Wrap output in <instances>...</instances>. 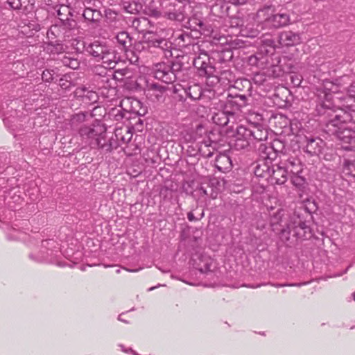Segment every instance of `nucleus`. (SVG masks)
<instances>
[{"instance_id": "50", "label": "nucleus", "mask_w": 355, "mask_h": 355, "mask_svg": "<svg viewBox=\"0 0 355 355\" xmlns=\"http://www.w3.org/2000/svg\"><path fill=\"white\" fill-rule=\"evenodd\" d=\"M261 42L263 45L268 47L275 48V42L270 35H263L261 37Z\"/></svg>"}, {"instance_id": "23", "label": "nucleus", "mask_w": 355, "mask_h": 355, "mask_svg": "<svg viewBox=\"0 0 355 355\" xmlns=\"http://www.w3.org/2000/svg\"><path fill=\"white\" fill-rule=\"evenodd\" d=\"M18 122L19 119L12 116H8L3 119L5 125L9 129L15 137L20 131L23 130L22 125L19 124Z\"/></svg>"}, {"instance_id": "10", "label": "nucleus", "mask_w": 355, "mask_h": 355, "mask_svg": "<svg viewBox=\"0 0 355 355\" xmlns=\"http://www.w3.org/2000/svg\"><path fill=\"white\" fill-rule=\"evenodd\" d=\"M167 87L158 83H152L148 86L146 95L148 99L153 103H163L166 96Z\"/></svg>"}, {"instance_id": "34", "label": "nucleus", "mask_w": 355, "mask_h": 355, "mask_svg": "<svg viewBox=\"0 0 355 355\" xmlns=\"http://www.w3.org/2000/svg\"><path fill=\"white\" fill-rule=\"evenodd\" d=\"M239 33L245 37L254 38L259 36V31L252 26H246L241 28Z\"/></svg>"}, {"instance_id": "28", "label": "nucleus", "mask_w": 355, "mask_h": 355, "mask_svg": "<svg viewBox=\"0 0 355 355\" xmlns=\"http://www.w3.org/2000/svg\"><path fill=\"white\" fill-rule=\"evenodd\" d=\"M55 244L53 245V247L49 246L45 255L38 256L35 259V261L40 263H53L55 259L56 254L58 252L57 250H55Z\"/></svg>"}, {"instance_id": "21", "label": "nucleus", "mask_w": 355, "mask_h": 355, "mask_svg": "<svg viewBox=\"0 0 355 355\" xmlns=\"http://www.w3.org/2000/svg\"><path fill=\"white\" fill-rule=\"evenodd\" d=\"M107 46L98 42H94L87 45L86 52L95 58L97 61H99L103 53L107 51Z\"/></svg>"}, {"instance_id": "16", "label": "nucleus", "mask_w": 355, "mask_h": 355, "mask_svg": "<svg viewBox=\"0 0 355 355\" xmlns=\"http://www.w3.org/2000/svg\"><path fill=\"white\" fill-rule=\"evenodd\" d=\"M288 214L283 209H279L270 218V225L274 232H279V227H286L285 221H288Z\"/></svg>"}, {"instance_id": "18", "label": "nucleus", "mask_w": 355, "mask_h": 355, "mask_svg": "<svg viewBox=\"0 0 355 355\" xmlns=\"http://www.w3.org/2000/svg\"><path fill=\"white\" fill-rule=\"evenodd\" d=\"M233 111L224 109L223 110H217L213 113L211 120L213 123L220 126L227 125L230 121V117H233Z\"/></svg>"}, {"instance_id": "62", "label": "nucleus", "mask_w": 355, "mask_h": 355, "mask_svg": "<svg viewBox=\"0 0 355 355\" xmlns=\"http://www.w3.org/2000/svg\"><path fill=\"white\" fill-rule=\"evenodd\" d=\"M72 56H71L70 55H64L62 57V58L61 59V62L62 63L66 66V67H68L69 66L70 64V62H71V60L72 59Z\"/></svg>"}, {"instance_id": "9", "label": "nucleus", "mask_w": 355, "mask_h": 355, "mask_svg": "<svg viewBox=\"0 0 355 355\" xmlns=\"http://www.w3.org/2000/svg\"><path fill=\"white\" fill-rule=\"evenodd\" d=\"M153 71L154 77L165 83H173L176 80V75L171 71V68L168 63H157L154 66Z\"/></svg>"}, {"instance_id": "27", "label": "nucleus", "mask_w": 355, "mask_h": 355, "mask_svg": "<svg viewBox=\"0 0 355 355\" xmlns=\"http://www.w3.org/2000/svg\"><path fill=\"white\" fill-rule=\"evenodd\" d=\"M83 17L86 21L97 23L101 19L102 14L97 9L86 7L83 11Z\"/></svg>"}, {"instance_id": "31", "label": "nucleus", "mask_w": 355, "mask_h": 355, "mask_svg": "<svg viewBox=\"0 0 355 355\" xmlns=\"http://www.w3.org/2000/svg\"><path fill=\"white\" fill-rule=\"evenodd\" d=\"M272 166H270L267 161L261 164H259L254 168V174L257 177L266 178L269 179V175L271 171Z\"/></svg>"}, {"instance_id": "19", "label": "nucleus", "mask_w": 355, "mask_h": 355, "mask_svg": "<svg viewBox=\"0 0 355 355\" xmlns=\"http://www.w3.org/2000/svg\"><path fill=\"white\" fill-rule=\"evenodd\" d=\"M251 135L252 139L253 146L257 141H262L267 139L268 132L266 128H264L259 124H250Z\"/></svg>"}, {"instance_id": "63", "label": "nucleus", "mask_w": 355, "mask_h": 355, "mask_svg": "<svg viewBox=\"0 0 355 355\" xmlns=\"http://www.w3.org/2000/svg\"><path fill=\"white\" fill-rule=\"evenodd\" d=\"M173 94L175 95L174 96V98H177L178 101H185V96H187V95L185 94H184L183 92H179L178 93H175L173 92Z\"/></svg>"}, {"instance_id": "3", "label": "nucleus", "mask_w": 355, "mask_h": 355, "mask_svg": "<svg viewBox=\"0 0 355 355\" xmlns=\"http://www.w3.org/2000/svg\"><path fill=\"white\" fill-rule=\"evenodd\" d=\"M324 130L329 135L336 136L340 141L341 148L346 150H355V130L351 125L336 123L330 117H323Z\"/></svg>"}, {"instance_id": "42", "label": "nucleus", "mask_w": 355, "mask_h": 355, "mask_svg": "<svg viewBox=\"0 0 355 355\" xmlns=\"http://www.w3.org/2000/svg\"><path fill=\"white\" fill-rule=\"evenodd\" d=\"M213 265L212 261H209L206 262L203 267L199 269L201 273L205 274L208 279H214V273L213 270L211 269V266Z\"/></svg>"}, {"instance_id": "2", "label": "nucleus", "mask_w": 355, "mask_h": 355, "mask_svg": "<svg viewBox=\"0 0 355 355\" xmlns=\"http://www.w3.org/2000/svg\"><path fill=\"white\" fill-rule=\"evenodd\" d=\"M107 128L100 122L83 125L78 130L82 144L92 148H98L103 153H110L119 146L118 133L106 138Z\"/></svg>"}, {"instance_id": "4", "label": "nucleus", "mask_w": 355, "mask_h": 355, "mask_svg": "<svg viewBox=\"0 0 355 355\" xmlns=\"http://www.w3.org/2000/svg\"><path fill=\"white\" fill-rule=\"evenodd\" d=\"M255 20L262 28H279L289 24L291 18L287 13H274L271 6H264L257 12Z\"/></svg>"}, {"instance_id": "49", "label": "nucleus", "mask_w": 355, "mask_h": 355, "mask_svg": "<svg viewBox=\"0 0 355 355\" xmlns=\"http://www.w3.org/2000/svg\"><path fill=\"white\" fill-rule=\"evenodd\" d=\"M169 67L171 68V71L177 76V73L182 71L183 64L178 60L168 62Z\"/></svg>"}, {"instance_id": "39", "label": "nucleus", "mask_w": 355, "mask_h": 355, "mask_svg": "<svg viewBox=\"0 0 355 355\" xmlns=\"http://www.w3.org/2000/svg\"><path fill=\"white\" fill-rule=\"evenodd\" d=\"M69 41H71V46L77 52L81 53L84 51H86L87 45L83 40L78 38L73 39L72 36Z\"/></svg>"}, {"instance_id": "13", "label": "nucleus", "mask_w": 355, "mask_h": 355, "mask_svg": "<svg viewBox=\"0 0 355 355\" xmlns=\"http://www.w3.org/2000/svg\"><path fill=\"white\" fill-rule=\"evenodd\" d=\"M209 58L207 55L203 57L198 56L193 62V66L198 70L199 75L201 76H211L214 72V68L209 64Z\"/></svg>"}, {"instance_id": "61", "label": "nucleus", "mask_w": 355, "mask_h": 355, "mask_svg": "<svg viewBox=\"0 0 355 355\" xmlns=\"http://www.w3.org/2000/svg\"><path fill=\"white\" fill-rule=\"evenodd\" d=\"M191 22H192L193 24L197 25L199 26V28L201 29V30H204V26H205V24L203 23V21H202L200 19H196V18H193V19H191L189 21V23L190 24Z\"/></svg>"}, {"instance_id": "60", "label": "nucleus", "mask_w": 355, "mask_h": 355, "mask_svg": "<svg viewBox=\"0 0 355 355\" xmlns=\"http://www.w3.org/2000/svg\"><path fill=\"white\" fill-rule=\"evenodd\" d=\"M79 66H80L79 60L77 58H75L73 57L72 59L71 60V62H70L69 67L71 69H76L79 67Z\"/></svg>"}, {"instance_id": "38", "label": "nucleus", "mask_w": 355, "mask_h": 355, "mask_svg": "<svg viewBox=\"0 0 355 355\" xmlns=\"http://www.w3.org/2000/svg\"><path fill=\"white\" fill-rule=\"evenodd\" d=\"M28 0H7V3L13 10H27Z\"/></svg>"}, {"instance_id": "37", "label": "nucleus", "mask_w": 355, "mask_h": 355, "mask_svg": "<svg viewBox=\"0 0 355 355\" xmlns=\"http://www.w3.org/2000/svg\"><path fill=\"white\" fill-rule=\"evenodd\" d=\"M259 151L261 153V157L266 160H270V163L273 157L271 156L272 154L275 155V153L272 151V148L270 146H266L264 144H261L259 148Z\"/></svg>"}, {"instance_id": "8", "label": "nucleus", "mask_w": 355, "mask_h": 355, "mask_svg": "<svg viewBox=\"0 0 355 355\" xmlns=\"http://www.w3.org/2000/svg\"><path fill=\"white\" fill-rule=\"evenodd\" d=\"M164 16L170 20L183 21L187 18L184 6L166 1L162 3Z\"/></svg>"}, {"instance_id": "41", "label": "nucleus", "mask_w": 355, "mask_h": 355, "mask_svg": "<svg viewBox=\"0 0 355 355\" xmlns=\"http://www.w3.org/2000/svg\"><path fill=\"white\" fill-rule=\"evenodd\" d=\"M279 234V239L284 243H286L290 240V236L293 232L292 229H288L286 227H279V232H275Z\"/></svg>"}, {"instance_id": "1", "label": "nucleus", "mask_w": 355, "mask_h": 355, "mask_svg": "<svg viewBox=\"0 0 355 355\" xmlns=\"http://www.w3.org/2000/svg\"><path fill=\"white\" fill-rule=\"evenodd\" d=\"M315 112L322 117H330L336 123L341 122L347 125L355 124V109L351 107L340 108L333 103V94L324 88H317L314 94Z\"/></svg>"}, {"instance_id": "64", "label": "nucleus", "mask_w": 355, "mask_h": 355, "mask_svg": "<svg viewBox=\"0 0 355 355\" xmlns=\"http://www.w3.org/2000/svg\"><path fill=\"white\" fill-rule=\"evenodd\" d=\"M85 119V115L83 114H78L73 116L72 121H81Z\"/></svg>"}, {"instance_id": "29", "label": "nucleus", "mask_w": 355, "mask_h": 355, "mask_svg": "<svg viewBox=\"0 0 355 355\" xmlns=\"http://www.w3.org/2000/svg\"><path fill=\"white\" fill-rule=\"evenodd\" d=\"M268 62V57L260 53H257L248 58V63L251 66H255L263 69Z\"/></svg>"}, {"instance_id": "43", "label": "nucleus", "mask_w": 355, "mask_h": 355, "mask_svg": "<svg viewBox=\"0 0 355 355\" xmlns=\"http://www.w3.org/2000/svg\"><path fill=\"white\" fill-rule=\"evenodd\" d=\"M105 17L107 22H114L118 20L119 13L112 9H107L105 11Z\"/></svg>"}, {"instance_id": "36", "label": "nucleus", "mask_w": 355, "mask_h": 355, "mask_svg": "<svg viewBox=\"0 0 355 355\" xmlns=\"http://www.w3.org/2000/svg\"><path fill=\"white\" fill-rule=\"evenodd\" d=\"M291 181L293 186L300 190H303L306 184V179L300 173L293 174Z\"/></svg>"}, {"instance_id": "12", "label": "nucleus", "mask_w": 355, "mask_h": 355, "mask_svg": "<svg viewBox=\"0 0 355 355\" xmlns=\"http://www.w3.org/2000/svg\"><path fill=\"white\" fill-rule=\"evenodd\" d=\"M128 21L131 27L139 33L145 34L152 31L150 28L153 26V24L147 17H131Z\"/></svg>"}, {"instance_id": "55", "label": "nucleus", "mask_w": 355, "mask_h": 355, "mask_svg": "<svg viewBox=\"0 0 355 355\" xmlns=\"http://www.w3.org/2000/svg\"><path fill=\"white\" fill-rule=\"evenodd\" d=\"M87 92V87L85 86L78 87L76 89L74 94L78 98H81L84 101V92Z\"/></svg>"}, {"instance_id": "59", "label": "nucleus", "mask_w": 355, "mask_h": 355, "mask_svg": "<svg viewBox=\"0 0 355 355\" xmlns=\"http://www.w3.org/2000/svg\"><path fill=\"white\" fill-rule=\"evenodd\" d=\"M172 190L169 189L168 187H163L160 191V195L163 196L164 198H166L168 196L171 197Z\"/></svg>"}, {"instance_id": "40", "label": "nucleus", "mask_w": 355, "mask_h": 355, "mask_svg": "<svg viewBox=\"0 0 355 355\" xmlns=\"http://www.w3.org/2000/svg\"><path fill=\"white\" fill-rule=\"evenodd\" d=\"M211 145L209 141H205L204 144H202L199 148V151L201 155L205 157H211L214 152V148H210Z\"/></svg>"}, {"instance_id": "56", "label": "nucleus", "mask_w": 355, "mask_h": 355, "mask_svg": "<svg viewBox=\"0 0 355 355\" xmlns=\"http://www.w3.org/2000/svg\"><path fill=\"white\" fill-rule=\"evenodd\" d=\"M204 217V211H202V213L200 214L199 217H196L192 211H189L187 214V218L189 221H197L200 220L201 218Z\"/></svg>"}, {"instance_id": "48", "label": "nucleus", "mask_w": 355, "mask_h": 355, "mask_svg": "<svg viewBox=\"0 0 355 355\" xmlns=\"http://www.w3.org/2000/svg\"><path fill=\"white\" fill-rule=\"evenodd\" d=\"M86 92H87L86 98H85V100L83 101L87 102V103H95L97 101L98 97V94H96V92L89 89L87 87Z\"/></svg>"}, {"instance_id": "52", "label": "nucleus", "mask_w": 355, "mask_h": 355, "mask_svg": "<svg viewBox=\"0 0 355 355\" xmlns=\"http://www.w3.org/2000/svg\"><path fill=\"white\" fill-rule=\"evenodd\" d=\"M233 96L239 102L240 106L243 107L248 105V97L245 94H233Z\"/></svg>"}, {"instance_id": "11", "label": "nucleus", "mask_w": 355, "mask_h": 355, "mask_svg": "<svg viewBox=\"0 0 355 355\" xmlns=\"http://www.w3.org/2000/svg\"><path fill=\"white\" fill-rule=\"evenodd\" d=\"M286 168L282 164L272 165L268 181L272 184H284L288 180Z\"/></svg>"}, {"instance_id": "47", "label": "nucleus", "mask_w": 355, "mask_h": 355, "mask_svg": "<svg viewBox=\"0 0 355 355\" xmlns=\"http://www.w3.org/2000/svg\"><path fill=\"white\" fill-rule=\"evenodd\" d=\"M270 147L272 148V151L275 153L276 152L282 153L284 149V144L279 139H275L272 143L270 144ZM274 155L275 156V154Z\"/></svg>"}, {"instance_id": "53", "label": "nucleus", "mask_w": 355, "mask_h": 355, "mask_svg": "<svg viewBox=\"0 0 355 355\" xmlns=\"http://www.w3.org/2000/svg\"><path fill=\"white\" fill-rule=\"evenodd\" d=\"M230 27L232 28H239L243 27V20L238 17H233L230 19Z\"/></svg>"}, {"instance_id": "6", "label": "nucleus", "mask_w": 355, "mask_h": 355, "mask_svg": "<svg viewBox=\"0 0 355 355\" xmlns=\"http://www.w3.org/2000/svg\"><path fill=\"white\" fill-rule=\"evenodd\" d=\"M285 224L286 227L292 229L293 236L297 239L306 240L312 236L311 228L300 211L288 214V221H285Z\"/></svg>"}, {"instance_id": "54", "label": "nucleus", "mask_w": 355, "mask_h": 355, "mask_svg": "<svg viewBox=\"0 0 355 355\" xmlns=\"http://www.w3.org/2000/svg\"><path fill=\"white\" fill-rule=\"evenodd\" d=\"M58 84L60 86V87L62 89H69L71 87V85H72L71 82L68 80L66 78V76L60 78V80H59V83Z\"/></svg>"}, {"instance_id": "44", "label": "nucleus", "mask_w": 355, "mask_h": 355, "mask_svg": "<svg viewBox=\"0 0 355 355\" xmlns=\"http://www.w3.org/2000/svg\"><path fill=\"white\" fill-rule=\"evenodd\" d=\"M18 227L17 224H15V227H12V232H9L7 234V239L8 240H19L24 239L21 236L22 234L17 229Z\"/></svg>"}, {"instance_id": "7", "label": "nucleus", "mask_w": 355, "mask_h": 355, "mask_svg": "<svg viewBox=\"0 0 355 355\" xmlns=\"http://www.w3.org/2000/svg\"><path fill=\"white\" fill-rule=\"evenodd\" d=\"M251 134L252 132L250 125H238L236 128L235 133L234 134V148L238 150H248L253 146Z\"/></svg>"}, {"instance_id": "24", "label": "nucleus", "mask_w": 355, "mask_h": 355, "mask_svg": "<svg viewBox=\"0 0 355 355\" xmlns=\"http://www.w3.org/2000/svg\"><path fill=\"white\" fill-rule=\"evenodd\" d=\"M116 40L124 51H128L129 48L132 45V38L126 31L119 32L116 35Z\"/></svg>"}, {"instance_id": "58", "label": "nucleus", "mask_w": 355, "mask_h": 355, "mask_svg": "<svg viewBox=\"0 0 355 355\" xmlns=\"http://www.w3.org/2000/svg\"><path fill=\"white\" fill-rule=\"evenodd\" d=\"M178 40H180L183 42L186 43L187 45L191 43V37L189 33H182L178 36Z\"/></svg>"}, {"instance_id": "32", "label": "nucleus", "mask_w": 355, "mask_h": 355, "mask_svg": "<svg viewBox=\"0 0 355 355\" xmlns=\"http://www.w3.org/2000/svg\"><path fill=\"white\" fill-rule=\"evenodd\" d=\"M343 173L346 176L355 177V158L344 159Z\"/></svg>"}, {"instance_id": "14", "label": "nucleus", "mask_w": 355, "mask_h": 355, "mask_svg": "<svg viewBox=\"0 0 355 355\" xmlns=\"http://www.w3.org/2000/svg\"><path fill=\"white\" fill-rule=\"evenodd\" d=\"M304 151L311 155L320 154L324 146V141L319 137H306Z\"/></svg>"}, {"instance_id": "15", "label": "nucleus", "mask_w": 355, "mask_h": 355, "mask_svg": "<svg viewBox=\"0 0 355 355\" xmlns=\"http://www.w3.org/2000/svg\"><path fill=\"white\" fill-rule=\"evenodd\" d=\"M301 36L293 31H283L279 35V43L282 46H291L300 44Z\"/></svg>"}, {"instance_id": "22", "label": "nucleus", "mask_w": 355, "mask_h": 355, "mask_svg": "<svg viewBox=\"0 0 355 355\" xmlns=\"http://www.w3.org/2000/svg\"><path fill=\"white\" fill-rule=\"evenodd\" d=\"M100 60H102L103 63L105 65V68L113 69L117 63L118 58L114 51L108 46Z\"/></svg>"}, {"instance_id": "5", "label": "nucleus", "mask_w": 355, "mask_h": 355, "mask_svg": "<svg viewBox=\"0 0 355 355\" xmlns=\"http://www.w3.org/2000/svg\"><path fill=\"white\" fill-rule=\"evenodd\" d=\"M76 22L69 18H59L54 24L51 25L46 33L47 39L66 42L74 35Z\"/></svg>"}, {"instance_id": "51", "label": "nucleus", "mask_w": 355, "mask_h": 355, "mask_svg": "<svg viewBox=\"0 0 355 355\" xmlns=\"http://www.w3.org/2000/svg\"><path fill=\"white\" fill-rule=\"evenodd\" d=\"M54 71L45 69L42 74V79L44 82L51 83L53 80Z\"/></svg>"}, {"instance_id": "17", "label": "nucleus", "mask_w": 355, "mask_h": 355, "mask_svg": "<svg viewBox=\"0 0 355 355\" xmlns=\"http://www.w3.org/2000/svg\"><path fill=\"white\" fill-rule=\"evenodd\" d=\"M182 92L192 100L199 99L202 94V89L198 85H193L187 88H183L180 85L174 86V92Z\"/></svg>"}, {"instance_id": "30", "label": "nucleus", "mask_w": 355, "mask_h": 355, "mask_svg": "<svg viewBox=\"0 0 355 355\" xmlns=\"http://www.w3.org/2000/svg\"><path fill=\"white\" fill-rule=\"evenodd\" d=\"M18 26L21 28V32L28 36H32L33 31L37 32L40 30V26L35 21H28L27 24L24 21L21 22Z\"/></svg>"}, {"instance_id": "33", "label": "nucleus", "mask_w": 355, "mask_h": 355, "mask_svg": "<svg viewBox=\"0 0 355 355\" xmlns=\"http://www.w3.org/2000/svg\"><path fill=\"white\" fill-rule=\"evenodd\" d=\"M54 244H55V242L52 239L43 240L40 250L37 253H31L29 257L35 261V259L38 256L45 255V252L49 246L53 247Z\"/></svg>"}, {"instance_id": "20", "label": "nucleus", "mask_w": 355, "mask_h": 355, "mask_svg": "<svg viewBox=\"0 0 355 355\" xmlns=\"http://www.w3.org/2000/svg\"><path fill=\"white\" fill-rule=\"evenodd\" d=\"M281 164L286 168L288 173L297 174L302 172V162L297 157L291 156L287 158L285 162H282Z\"/></svg>"}, {"instance_id": "45", "label": "nucleus", "mask_w": 355, "mask_h": 355, "mask_svg": "<svg viewBox=\"0 0 355 355\" xmlns=\"http://www.w3.org/2000/svg\"><path fill=\"white\" fill-rule=\"evenodd\" d=\"M12 12L6 8H0V23H5L10 20Z\"/></svg>"}, {"instance_id": "35", "label": "nucleus", "mask_w": 355, "mask_h": 355, "mask_svg": "<svg viewBox=\"0 0 355 355\" xmlns=\"http://www.w3.org/2000/svg\"><path fill=\"white\" fill-rule=\"evenodd\" d=\"M230 107L231 110L229 111H233V115L236 111L240 110L243 107L240 106L239 102L234 98L233 94H229L225 108L228 110Z\"/></svg>"}, {"instance_id": "25", "label": "nucleus", "mask_w": 355, "mask_h": 355, "mask_svg": "<svg viewBox=\"0 0 355 355\" xmlns=\"http://www.w3.org/2000/svg\"><path fill=\"white\" fill-rule=\"evenodd\" d=\"M64 41H58L52 39H48L46 42V50L53 54H60L65 51V47L63 44Z\"/></svg>"}, {"instance_id": "26", "label": "nucleus", "mask_w": 355, "mask_h": 355, "mask_svg": "<svg viewBox=\"0 0 355 355\" xmlns=\"http://www.w3.org/2000/svg\"><path fill=\"white\" fill-rule=\"evenodd\" d=\"M216 167L218 171L224 172L232 168V160L229 156L220 154L216 157Z\"/></svg>"}, {"instance_id": "46", "label": "nucleus", "mask_w": 355, "mask_h": 355, "mask_svg": "<svg viewBox=\"0 0 355 355\" xmlns=\"http://www.w3.org/2000/svg\"><path fill=\"white\" fill-rule=\"evenodd\" d=\"M110 72L111 73V74H106L105 76H101L99 78L100 80L98 83H102L101 87H105V88L111 87V82L114 81V79L112 78L114 75L112 73V71H110Z\"/></svg>"}, {"instance_id": "57", "label": "nucleus", "mask_w": 355, "mask_h": 355, "mask_svg": "<svg viewBox=\"0 0 355 355\" xmlns=\"http://www.w3.org/2000/svg\"><path fill=\"white\" fill-rule=\"evenodd\" d=\"M137 5L136 3H128V5H124V9L127 12L133 14L135 13L137 10L136 8Z\"/></svg>"}]
</instances>
